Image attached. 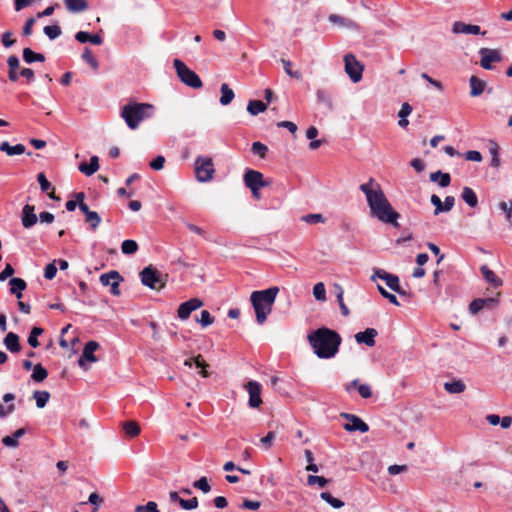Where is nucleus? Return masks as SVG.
<instances>
[{"instance_id":"ddd939ff","label":"nucleus","mask_w":512,"mask_h":512,"mask_svg":"<svg viewBox=\"0 0 512 512\" xmlns=\"http://www.w3.org/2000/svg\"><path fill=\"white\" fill-rule=\"evenodd\" d=\"M203 306V301L198 298H192L178 307L177 315L181 320H186L190 317L191 313L196 309Z\"/></svg>"},{"instance_id":"72a5a7b5","label":"nucleus","mask_w":512,"mask_h":512,"mask_svg":"<svg viewBox=\"0 0 512 512\" xmlns=\"http://www.w3.org/2000/svg\"><path fill=\"white\" fill-rule=\"evenodd\" d=\"M444 388L448 393L459 394L464 392L466 386L461 380H455L452 382H446Z\"/></svg>"},{"instance_id":"f03ea898","label":"nucleus","mask_w":512,"mask_h":512,"mask_svg":"<svg viewBox=\"0 0 512 512\" xmlns=\"http://www.w3.org/2000/svg\"><path fill=\"white\" fill-rule=\"evenodd\" d=\"M308 341L317 357L330 359L337 354L341 337L336 331L322 327L310 333Z\"/></svg>"},{"instance_id":"052dcab7","label":"nucleus","mask_w":512,"mask_h":512,"mask_svg":"<svg viewBox=\"0 0 512 512\" xmlns=\"http://www.w3.org/2000/svg\"><path fill=\"white\" fill-rule=\"evenodd\" d=\"M343 294H344L343 289H340V292L337 293L336 297H337V302L339 304L342 315L347 317L350 314V311L344 303Z\"/></svg>"},{"instance_id":"f704fd0d","label":"nucleus","mask_w":512,"mask_h":512,"mask_svg":"<svg viewBox=\"0 0 512 512\" xmlns=\"http://www.w3.org/2000/svg\"><path fill=\"white\" fill-rule=\"evenodd\" d=\"M48 376V371L41 365L36 364L33 367V372L31 374V380L40 383L44 381Z\"/></svg>"},{"instance_id":"49530a36","label":"nucleus","mask_w":512,"mask_h":512,"mask_svg":"<svg viewBox=\"0 0 512 512\" xmlns=\"http://www.w3.org/2000/svg\"><path fill=\"white\" fill-rule=\"evenodd\" d=\"M251 151L254 155H258L261 159H264L268 153V147L257 141L252 143Z\"/></svg>"},{"instance_id":"2eb2a0df","label":"nucleus","mask_w":512,"mask_h":512,"mask_svg":"<svg viewBox=\"0 0 512 512\" xmlns=\"http://www.w3.org/2000/svg\"><path fill=\"white\" fill-rule=\"evenodd\" d=\"M99 348V344L96 341H89L85 344L82 355L79 358V366L83 367L85 361L89 362H97V357L94 355V352Z\"/></svg>"},{"instance_id":"423d86ee","label":"nucleus","mask_w":512,"mask_h":512,"mask_svg":"<svg viewBox=\"0 0 512 512\" xmlns=\"http://www.w3.org/2000/svg\"><path fill=\"white\" fill-rule=\"evenodd\" d=\"M140 277L142 284L151 289L160 290L165 286L163 274L152 265L145 267L141 271Z\"/></svg>"},{"instance_id":"c9c22d12","label":"nucleus","mask_w":512,"mask_h":512,"mask_svg":"<svg viewBox=\"0 0 512 512\" xmlns=\"http://www.w3.org/2000/svg\"><path fill=\"white\" fill-rule=\"evenodd\" d=\"M281 62L283 64L284 71L287 75H289L291 78H295L297 80H302L303 75L300 70H293L292 69V62L287 59H281Z\"/></svg>"},{"instance_id":"c756f323","label":"nucleus","mask_w":512,"mask_h":512,"mask_svg":"<svg viewBox=\"0 0 512 512\" xmlns=\"http://www.w3.org/2000/svg\"><path fill=\"white\" fill-rule=\"evenodd\" d=\"M66 8L73 13L82 12L88 8L86 0H64Z\"/></svg>"},{"instance_id":"4c0bfd02","label":"nucleus","mask_w":512,"mask_h":512,"mask_svg":"<svg viewBox=\"0 0 512 512\" xmlns=\"http://www.w3.org/2000/svg\"><path fill=\"white\" fill-rule=\"evenodd\" d=\"M123 429L127 436L133 438L140 434V426L135 421H127L123 424Z\"/></svg>"},{"instance_id":"3c124183","label":"nucleus","mask_w":512,"mask_h":512,"mask_svg":"<svg viewBox=\"0 0 512 512\" xmlns=\"http://www.w3.org/2000/svg\"><path fill=\"white\" fill-rule=\"evenodd\" d=\"M45 35L51 39V40H54L56 39L57 37H59L62 33L61 31V28L60 26L58 25H49V26H45L44 29H43Z\"/></svg>"},{"instance_id":"393cba45","label":"nucleus","mask_w":512,"mask_h":512,"mask_svg":"<svg viewBox=\"0 0 512 512\" xmlns=\"http://www.w3.org/2000/svg\"><path fill=\"white\" fill-rule=\"evenodd\" d=\"M99 169V159L97 156H92L90 158L89 164L81 163L79 165V170L87 176L93 175Z\"/></svg>"},{"instance_id":"5fc2aeb1","label":"nucleus","mask_w":512,"mask_h":512,"mask_svg":"<svg viewBox=\"0 0 512 512\" xmlns=\"http://www.w3.org/2000/svg\"><path fill=\"white\" fill-rule=\"evenodd\" d=\"M179 505L184 510H192L198 507V499L193 497L191 499H179Z\"/></svg>"},{"instance_id":"ea45409f","label":"nucleus","mask_w":512,"mask_h":512,"mask_svg":"<svg viewBox=\"0 0 512 512\" xmlns=\"http://www.w3.org/2000/svg\"><path fill=\"white\" fill-rule=\"evenodd\" d=\"M321 499H323L325 502H327L329 505H331L333 508H341L344 506V502L338 498H335L332 496L329 492H322L320 494Z\"/></svg>"},{"instance_id":"69168bd1","label":"nucleus","mask_w":512,"mask_h":512,"mask_svg":"<svg viewBox=\"0 0 512 512\" xmlns=\"http://www.w3.org/2000/svg\"><path fill=\"white\" fill-rule=\"evenodd\" d=\"M13 36V33L11 31H6L2 34V44L6 47V48H10L11 46L14 45V43L16 42L15 39L12 38Z\"/></svg>"},{"instance_id":"13d9d810","label":"nucleus","mask_w":512,"mask_h":512,"mask_svg":"<svg viewBox=\"0 0 512 512\" xmlns=\"http://www.w3.org/2000/svg\"><path fill=\"white\" fill-rule=\"evenodd\" d=\"M500 295H501V293L498 292L495 297L481 298L484 308H488V309L495 308L499 303Z\"/></svg>"},{"instance_id":"8fccbe9b","label":"nucleus","mask_w":512,"mask_h":512,"mask_svg":"<svg viewBox=\"0 0 512 512\" xmlns=\"http://www.w3.org/2000/svg\"><path fill=\"white\" fill-rule=\"evenodd\" d=\"M85 221L89 223L92 230H96L101 222V218L97 212L91 211L85 216Z\"/></svg>"},{"instance_id":"7ed1b4c3","label":"nucleus","mask_w":512,"mask_h":512,"mask_svg":"<svg viewBox=\"0 0 512 512\" xmlns=\"http://www.w3.org/2000/svg\"><path fill=\"white\" fill-rule=\"evenodd\" d=\"M278 292L279 288L277 286L252 292L250 300L256 314V320L259 324H263L267 316L271 313Z\"/></svg>"},{"instance_id":"f8f14e48","label":"nucleus","mask_w":512,"mask_h":512,"mask_svg":"<svg viewBox=\"0 0 512 512\" xmlns=\"http://www.w3.org/2000/svg\"><path fill=\"white\" fill-rule=\"evenodd\" d=\"M341 417L349 421L344 425V429L346 431H360L361 433H366L369 431V426L360 417L348 413H342Z\"/></svg>"},{"instance_id":"bf43d9fd","label":"nucleus","mask_w":512,"mask_h":512,"mask_svg":"<svg viewBox=\"0 0 512 512\" xmlns=\"http://www.w3.org/2000/svg\"><path fill=\"white\" fill-rule=\"evenodd\" d=\"M75 198L78 201V207H79L80 211L83 212L85 214V216L91 212L88 205L84 202L85 195L83 192L76 193Z\"/></svg>"},{"instance_id":"5701e85b","label":"nucleus","mask_w":512,"mask_h":512,"mask_svg":"<svg viewBox=\"0 0 512 512\" xmlns=\"http://www.w3.org/2000/svg\"><path fill=\"white\" fill-rule=\"evenodd\" d=\"M11 286L10 292L15 295L17 299L22 298V292L26 289L27 284L22 278H11L9 281Z\"/></svg>"},{"instance_id":"79ce46f5","label":"nucleus","mask_w":512,"mask_h":512,"mask_svg":"<svg viewBox=\"0 0 512 512\" xmlns=\"http://www.w3.org/2000/svg\"><path fill=\"white\" fill-rule=\"evenodd\" d=\"M313 296L317 301H326V289L323 282H318L314 285Z\"/></svg>"},{"instance_id":"4468645a","label":"nucleus","mask_w":512,"mask_h":512,"mask_svg":"<svg viewBox=\"0 0 512 512\" xmlns=\"http://www.w3.org/2000/svg\"><path fill=\"white\" fill-rule=\"evenodd\" d=\"M247 392L249 393V406L257 408L261 405V385L257 381H249L246 385Z\"/></svg>"},{"instance_id":"c03bdc74","label":"nucleus","mask_w":512,"mask_h":512,"mask_svg":"<svg viewBox=\"0 0 512 512\" xmlns=\"http://www.w3.org/2000/svg\"><path fill=\"white\" fill-rule=\"evenodd\" d=\"M43 332L44 330L41 327L32 328L28 337V343L31 347L37 348L40 345L38 341V336H40Z\"/></svg>"},{"instance_id":"58836bf2","label":"nucleus","mask_w":512,"mask_h":512,"mask_svg":"<svg viewBox=\"0 0 512 512\" xmlns=\"http://www.w3.org/2000/svg\"><path fill=\"white\" fill-rule=\"evenodd\" d=\"M33 397L36 400L37 407L43 408L50 399V393L48 391H35Z\"/></svg>"},{"instance_id":"7c9ffc66","label":"nucleus","mask_w":512,"mask_h":512,"mask_svg":"<svg viewBox=\"0 0 512 512\" xmlns=\"http://www.w3.org/2000/svg\"><path fill=\"white\" fill-rule=\"evenodd\" d=\"M195 363V365L198 367V368H201V371H200V374L203 376V377H208V372L206 370V367H208V364L204 361V359L202 358L201 355H198L194 358H191V359H187L185 360L184 362V365L185 366H188V367H192V363Z\"/></svg>"},{"instance_id":"6ab92c4d","label":"nucleus","mask_w":512,"mask_h":512,"mask_svg":"<svg viewBox=\"0 0 512 512\" xmlns=\"http://www.w3.org/2000/svg\"><path fill=\"white\" fill-rule=\"evenodd\" d=\"M8 65V78L11 82H16L19 79L20 61L16 55H10L7 59Z\"/></svg>"},{"instance_id":"e433bc0d","label":"nucleus","mask_w":512,"mask_h":512,"mask_svg":"<svg viewBox=\"0 0 512 512\" xmlns=\"http://www.w3.org/2000/svg\"><path fill=\"white\" fill-rule=\"evenodd\" d=\"M489 153L491 155L490 165L494 168H498L500 166V158H499V146L496 142H494V141L490 142Z\"/></svg>"},{"instance_id":"4d7b16f0","label":"nucleus","mask_w":512,"mask_h":512,"mask_svg":"<svg viewBox=\"0 0 512 512\" xmlns=\"http://www.w3.org/2000/svg\"><path fill=\"white\" fill-rule=\"evenodd\" d=\"M193 487L197 488V489H200L203 493H208L211 490V487H210V485L208 483V480L204 476L201 477L200 479H198L197 481H195L193 483Z\"/></svg>"},{"instance_id":"473e14b6","label":"nucleus","mask_w":512,"mask_h":512,"mask_svg":"<svg viewBox=\"0 0 512 512\" xmlns=\"http://www.w3.org/2000/svg\"><path fill=\"white\" fill-rule=\"evenodd\" d=\"M266 109H267V104H265L261 100H250L247 105V111L251 115H257L261 112H264Z\"/></svg>"},{"instance_id":"680f3d73","label":"nucleus","mask_w":512,"mask_h":512,"mask_svg":"<svg viewBox=\"0 0 512 512\" xmlns=\"http://www.w3.org/2000/svg\"><path fill=\"white\" fill-rule=\"evenodd\" d=\"M430 201L431 204L435 207L434 215H438L443 212V202L437 195L433 194Z\"/></svg>"},{"instance_id":"bb28decb","label":"nucleus","mask_w":512,"mask_h":512,"mask_svg":"<svg viewBox=\"0 0 512 512\" xmlns=\"http://www.w3.org/2000/svg\"><path fill=\"white\" fill-rule=\"evenodd\" d=\"M430 180L432 182H438L440 187L445 188L450 185L451 176L449 173H444L439 170L430 174Z\"/></svg>"},{"instance_id":"a18cd8bd","label":"nucleus","mask_w":512,"mask_h":512,"mask_svg":"<svg viewBox=\"0 0 512 512\" xmlns=\"http://www.w3.org/2000/svg\"><path fill=\"white\" fill-rule=\"evenodd\" d=\"M117 279H121V276H120L119 272L114 271V270L110 271L108 273L102 274L100 276V282L103 286L111 287V282H113L114 280H117Z\"/></svg>"},{"instance_id":"dca6fc26","label":"nucleus","mask_w":512,"mask_h":512,"mask_svg":"<svg viewBox=\"0 0 512 512\" xmlns=\"http://www.w3.org/2000/svg\"><path fill=\"white\" fill-rule=\"evenodd\" d=\"M378 332L374 328H367L365 331L358 332L355 334V340L358 344H365L368 347L375 345V338Z\"/></svg>"},{"instance_id":"39448f33","label":"nucleus","mask_w":512,"mask_h":512,"mask_svg":"<svg viewBox=\"0 0 512 512\" xmlns=\"http://www.w3.org/2000/svg\"><path fill=\"white\" fill-rule=\"evenodd\" d=\"M174 68L177 72V75L181 82H183L185 85L194 88L199 89L203 86V83L199 76L192 71L190 68L187 67V65L179 60L175 59L173 62Z\"/></svg>"},{"instance_id":"6e6d98bb","label":"nucleus","mask_w":512,"mask_h":512,"mask_svg":"<svg viewBox=\"0 0 512 512\" xmlns=\"http://www.w3.org/2000/svg\"><path fill=\"white\" fill-rule=\"evenodd\" d=\"M302 220L308 224L324 223L325 218L322 214H307L302 217Z\"/></svg>"},{"instance_id":"6e6552de","label":"nucleus","mask_w":512,"mask_h":512,"mask_svg":"<svg viewBox=\"0 0 512 512\" xmlns=\"http://www.w3.org/2000/svg\"><path fill=\"white\" fill-rule=\"evenodd\" d=\"M345 72L353 83L362 79L364 66L356 59L355 55L348 53L344 56Z\"/></svg>"},{"instance_id":"de8ad7c7","label":"nucleus","mask_w":512,"mask_h":512,"mask_svg":"<svg viewBox=\"0 0 512 512\" xmlns=\"http://www.w3.org/2000/svg\"><path fill=\"white\" fill-rule=\"evenodd\" d=\"M498 208L505 214L506 221L511 223V221H512V200L501 201L498 204Z\"/></svg>"},{"instance_id":"20e7f679","label":"nucleus","mask_w":512,"mask_h":512,"mask_svg":"<svg viewBox=\"0 0 512 512\" xmlns=\"http://www.w3.org/2000/svg\"><path fill=\"white\" fill-rule=\"evenodd\" d=\"M154 106L148 103L129 102L123 106L121 117L125 120L127 126L134 130L139 124L152 116Z\"/></svg>"},{"instance_id":"a211bd4d","label":"nucleus","mask_w":512,"mask_h":512,"mask_svg":"<svg viewBox=\"0 0 512 512\" xmlns=\"http://www.w3.org/2000/svg\"><path fill=\"white\" fill-rule=\"evenodd\" d=\"M37 223L35 208L32 205H25L22 210V225L25 228H31Z\"/></svg>"},{"instance_id":"2f4dec72","label":"nucleus","mask_w":512,"mask_h":512,"mask_svg":"<svg viewBox=\"0 0 512 512\" xmlns=\"http://www.w3.org/2000/svg\"><path fill=\"white\" fill-rule=\"evenodd\" d=\"M221 91V97H220V103L223 106H226L232 102L234 99V92L233 90L228 86V84L223 83L220 88Z\"/></svg>"},{"instance_id":"f3484780","label":"nucleus","mask_w":512,"mask_h":512,"mask_svg":"<svg viewBox=\"0 0 512 512\" xmlns=\"http://www.w3.org/2000/svg\"><path fill=\"white\" fill-rule=\"evenodd\" d=\"M452 31L455 34H473V35L481 34L480 26L472 25V24H466V23L461 22V21H456L453 24ZM482 34L484 35V34H486V32L484 31V32H482Z\"/></svg>"},{"instance_id":"a19ab883","label":"nucleus","mask_w":512,"mask_h":512,"mask_svg":"<svg viewBox=\"0 0 512 512\" xmlns=\"http://www.w3.org/2000/svg\"><path fill=\"white\" fill-rule=\"evenodd\" d=\"M316 97H317V101L319 103H322L327 108L332 109V107H333L332 99L327 91H325L324 89H318L316 91Z\"/></svg>"},{"instance_id":"a878e982","label":"nucleus","mask_w":512,"mask_h":512,"mask_svg":"<svg viewBox=\"0 0 512 512\" xmlns=\"http://www.w3.org/2000/svg\"><path fill=\"white\" fill-rule=\"evenodd\" d=\"M461 198L470 207L475 208L478 205V197L474 190L465 186L462 189Z\"/></svg>"},{"instance_id":"f257e3e1","label":"nucleus","mask_w":512,"mask_h":512,"mask_svg":"<svg viewBox=\"0 0 512 512\" xmlns=\"http://www.w3.org/2000/svg\"><path fill=\"white\" fill-rule=\"evenodd\" d=\"M359 189L365 195L370 216L385 224L398 228L400 214L395 211L387 199L381 185L372 177L360 185Z\"/></svg>"},{"instance_id":"aec40b11","label":"nucleus","mask_w":512,"mask_h":512,"mask_svg":"<svg viewBox=\"0 0 512 512\" xmlns=\"http://www.w3.org/2000/svg\"><path fill=\"white\" fill-rule=\"evenodd\" d=\"M4 345L11 353H18L21 350L19 336L13 332H9L5 336Z\"/></svg>"},{"instance_id":"9d476101","label":"nucleus","mask_w":512,"mask_h":512,"mask_svg":"<svg viewBox=\"0 0 512 512\" xmlns=\"http://www.w3.org/2000/svg\"><path fill=\"white\" fill-rule=\"evenodd\" d=\"M244 184L249 189L263 188L269 185L261 172L247 169L243 176Z\"/></svg>"},{"instance_id":"c85d7f7f","label":"nucleus","mask_w":512,"mask_h":512,"mask_svg":"<svg viewBox=\"0 0 512 512\" xmlns=\"http://www.w3.org/2000/svg\"><path fill=\"white\" fill-rule=\"evenodd\" d=\"M23 60L27 64H31L33 62H44L45 56L42 53L34 52L31 48H24L23 49Z\"/></svg>"},{"instance_id":"1a4fd4ad","label":"nucleus","mask_w":512,"mask_h":512,"mask_svg":"<svg viewBox=\"0 0 512 512\" xmlns=\"http://www.w3.org/2000/svg\"><path fill=\"white\" fill-rule=\"evenodd\" d=\"M377 278L384 280L386 285L394 292H396L400 295H405V292L402 290V288L400 286L398 276H396L394 274H390L383 269H376V270H374V273H373L371 279L373 281H375Z\"/></svg>"},{"instance_id":"4be33fe9","label":"nucleus","mask_w":512,"mask_h":512,"mask_svg":"<svg viewBox=\"0 0 512 512\" xmlns=\"http://www.w3.org/2000/svg\"><path fill=\"white\" fill-rule=\"evenodd\" d=\"M480 271L484 279L493 287L497 288L502 286L503 281L487 265L481 266Z\"/></svg>"},{"instance_id":"e2e57ef3","label":"nucleus","mask_w":512,"mask_h":512,"mask_svg":"<svg viewBox=\"0 0 512 512\" xmlns=\"http://www.w3.org/2000/svg\"><path fill=\"white\" fill-rule=\"evenodd\" d=\"M200 323L203 327H207L214 322V318L211 316L210 312L207 310L201 311Z\"/></svg>"},{"instance_id":"b1692460","label":"nucleus","mask_w":512,"mask_h":512,"mask_svg":"<svg viewBox=\"0 0 512 512\" xmlns=\"http://www.w3.org/2000/svg\"><path fill=\"white\" fill-rule=\"evenodd\" d=\"M0 151L5 152L8 156L21 155L26 151L23 144L10 145L9 142L4 141L0 144Z\"/></svg>"},{"instance_id":"603ef678","label":"nucleus","mask_w":512,"mask_h":512,"mask_svg":"<svg viewBox=\"0 0 512 512\" xmlns=\"http://www.w3.org/2000/svg\"><path fill=\"white\" fill-rule=\"evenodd\" d=\"M135 512H160L158 509V505L154 501H149L145 505H137L135 507Z\"/></svg>"},{"instance_id":"cd10ccee","label":"nucleus","mask_w":512,"mask_h":512,"mask_svg":"<svg viewBox=\"0 0 512 512\" xmlns=\"http://www.w3.org/2000/svg\"><path fill=\"white\" fill-rule=\"evenodd\" d=\"M37 181L40 185L42 192H47L48 196L51 199H56L54 188L52 187L51 183L47 180V178L43 172H41L37 175Z\"/></svg>"},{"instance_id":"9b49d317","label":"nucleus","mask_w":512,"mask_h":512,"mask_svg":"<svg viewBox=\"0 0 512 512\" xmlns=\"http://www.w3.org/2000/svg\"><path fill=\"white\" fill-rule=\"evenodd\" d=\"M479 55L481 56L480 65L486 70L492 69V63L502 60L501 53L497 49L481 48Z\"/></svg>"},{"instance_id":"09e8293b","label":"nucleus","mask_w":512,"mask_h":512,"mask_svg":"<svg viewBox=\"0 0 512 512\" xmlns=\"http://www.w3.org/2000/svg\"><path fill=\"white\" fill-rule=\"evenodd\" d=\"M82 59L85 62H87L94 70L98 69L99 63L89 48L84 49V51L82 53Z\"/></svg>"},{"instance_id":"338daca9","label":"nucleus","mask_w":512,"mask_h":512,"mask_svg":"<svg viewBox=\"0 0 512 512\" xmlns=\"http://www.w3.org/2000/svg\"><path fill=\"white\" fill-rule=\"evenodd\" d=\"M482 309H484V306L481 298L473 300L469 305V311L471 314H477Z\"/></svg>"},{"instance_id":"37998d69","label":"nucleus","mask_w":512,"mask_h":512,"mask_svg":"<svg viewBox=\"0 0 512 512\" xmlns=\"http://www.w3.org/2000/svg\"><path fill=\"white\" fill-rule=\"evenodd\" d=\"M121 250L123 254L131 255L137 252L138 244L134 240H124L121 244Z\"/></svg>"},{"instance_id":"0e129e2a","label":"nucleus","mask_w":512,"mask_h":512,"mask_svg":"<svg viewBox=\"0 0 512 512\" xmlns=\"http://www.w3.org/2000/svg\"><path fill=\"white\" fill-rule=\"evenodd\" d=\"M57 273V268L54 263H49L44 269V277L48 280H52Z\"/></svg>"},{"instance_id":"864d4df0","label":"nucleus","mask_w":512,"mask_h":512,"mask_svg":"<svg viewBox=\"0 0 512 512\" xmlns=\"http://www.w3.org/2000/svg\"><path fill=\"white\" fill-rule=\"evenodd\" d=\"M328 481L329 480L323 476L309 475L307 477V483L310 486L317 484L319 487L322 488L328 483Z\"/></svg>"},{"instance_id":"412c9836","label":"nucleus","mask_w":512,"mask_h":512,"mask_svg":"<svg viewBox=\"0 0 512 512\" xmlns=\"http://www.w3.org/2000/svg\"><path fill=\"white\" fill-rule=\"evenodd\" d=\"M469 84H470V88H471L470 95L472 97L480 96L484 92V90L487 86L486 81L481 80L476 76H471V78L469 80Z\"/></svg>"},{"instance_id":"0eeeda50","label":"nucleus","mask_w":512,"mask_h":512,"mask_svg":"<svg viewBox=\"0 0 512 512\" xmlns=\"http://www.w3.org/2000/svg\"><path fill=\"white\" fill-rule=\"evenodd\" d=\"M214 172V164L210 157H197L195 161V174L199 182L212 180Z\"/></svg>"},{"instance_id":"774afa93","label":"nucleus","mask_w":512,"mask_h":512,"mask_svg":"<svg viewBox=\"0 0 512 512\" xmlns=\"http://www.w3.org/2000/svg\"><path fill=\"white\" fill-rule=\"evenodd\" d=\"M358 392L360 396L364 399L370 398L372 396V390L368 384H359Z\"/></svg>"}]
</instances>
